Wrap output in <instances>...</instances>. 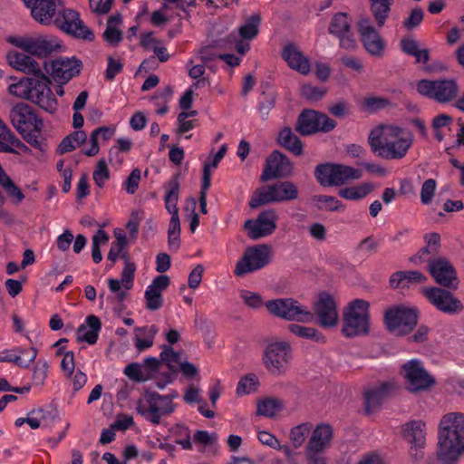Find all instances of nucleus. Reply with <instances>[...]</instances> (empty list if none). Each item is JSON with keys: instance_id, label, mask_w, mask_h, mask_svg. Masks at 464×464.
Here are the masks:
<instances>
[{"instance_id": "f257e3e1", "label": "nucleus", "mask_w": 464, "mask_h": 464, "mask_svg": "<svg viewBox=\"0 0 464 464\" xmlns=\"http://www.w3.org/2000/svg\"><path fill=\"white\" fill-rule=\"evenodd\" d=\"M270 314L289 321L311 323L317 318L318 324L324 328L334 327L339 320L337 304L328 293H320L314 303L312 312L293 298H280L265 304Z\"/></svg>"}, {"instance_id": "f03ea898", "label": "nucleus", "mask_w": 464, "mask_h": 464, "mask_svg": "<svg viewBox=\"0 0 464 464\" xmlns=\"http://www.w3.org/2000/svg\"><path fill=\"white\" fill-rule=\"evenodd\" d=\"M209 31L206 40L202 43L198 53L202 63H208L219 59L231 67L238 66L241 58L227 51L236 50L244 55L250 49L249 42L257 36L258 31Z\"/></svg>"}, {"instance_id": "7ed1b4c3", "label": "nucleus", "mask_w": 464, "mask_h": 464, "mask_svg": "<svg viewBox=\"0 0 464 464\" xmlns=\"http://www.w3.org/2000/svg\"><path fill=\"white\" fill-rule=\"evenodd\" d=\"M464 453V414H445L438 432V458L443 464H456Z\"/></svg>"}, {"instance_id": "20e7f679", "label": "nucleus", "mask_w": 464, "mask_h": 464, "mask_svg": "<svg viewBox=\"0 0 464 464\" xmlns=\"http://www.w3.org/2000/svg\"><path fill=\"white\" fill-rule=\"evenodd\" d=\"M373 153L385 160H401L411 147V134L397 126L386 125L372 130L368 137Z\"/></svg>"}, {"instance_id": "39448f33", "label": "nucleus", "mask_w": 464, "mask_h": 464, "mask_svg": "<svg viewBox=\"0 0 464 464\" xmlns=\"http://www.w3.org/2000/svg\"><path fill=\"white\" fill-rule=\"evenodd\" d=\"M370 304L362 299L351 301L343 309L342 333L346 337L366 335L370 331Z\"/></svg>"}, {"instance_id": "423d86ee", "label": "nucleus", "mask_w": 464, "mask_h": 464, "mask_svg": "<svg viewBox=\"0 0 464 464\" xmlns=\"http://www.w3.org/2000/svg\"><path fill=\"white\" fill-rule=\"evenodd\" d=\"M177 395H160L156 392H147L137 401L136 411L147 421L158 425L162 417L175 411L173 398Z\"/></svg>"}, {"instance_id": "0eeeda50", "label": "nucleus", "mask_w": 464, "mask_h": 464, "mask_svg": "<svg viewBox=\"0 0 464 464\" xmlns=\"http://www.w3.org/2000/svg\"><path fill=\"white\" fill-rule=\"evenodd\" d=\"M6 41L14 47L37 58H46L53 53L60 52L63 48L57 38L43 35H10L6 38Z\"/></svg>"}, {"instance_id": "6e6552de", "label": "nucleus", "mask_w": 464, "mask_h": 464, "mask_svg": "<svg viewBox=\"0 0 464 464\" xmlns=\"http://www.w3.org/2000/svg\"><path fill=\"white\" fill-rule=\"evenodd\" d=\"M298 198L297 187L291 181H278L256 190L249 205L256 208L261 205L295 200Z\"/></svg>"}, {"instance_id": "1a4fd4ad", "label": "nucleus", "mask_w": 464, "mask_h": 464, "mask_svg": "<svg viewBox=\"0 0 464 464\" xmlns=\"http://www.w3.org/2000/svg\"><path fill=\"white\" fill-rule=\"evenodd\" d=\"M418 311L405 304H396L386 309L384 324L387 330L394 335H406L416 326Z\"/></svg>"}, {"instance_id": "9d476101", "label": "nucleus", "mask_w": 464, "mask_h": 464, "mask_svg": "<svg viewBox=\"0 0 464 464\" xmlns=\"http://www.w3.org/2000/svg\"><path fill=\"white\" fill-rule=\"evenodd\" d=\"M314 176L324 187H338L349 181L360 179L362 171L343 164L324 163L315 168Z\"/></svg>"}, {"instance_id": "9b49d317", "label": "nucleus", "mask_w": 464, "mask_h": 464, "mask_svg": "<svg viewBox=\"0 0 464 464\" xmlns=\"http://www.w3.org/2000/svg\"><path fill=\"white\" fill-rule=\"evenodd\" d=\"M407 390L411 392L429 391L435 385V378L425 369L419 359L405 362L400 371Z\"/></svg>"}, {"instance_id": "f8f14e48", "label": "nucleus", "mask_w": 464, "mask_h": 464, "mask_svg": "<svg viewBox=\"0 0 464 464\" xmlns=\"http://www.w3.org/2000/svg\"><path fill=\"white\" fill-rule=\"evenodd\" d=\"M417 92L440 103L454 100L459 93V86L454 79L420 80L416 83Z\"/></svg>"}, {"instance_id": "ddd939ff", "label": "nucleus", "mask_w": 464, "mask_h": 464, "mask_svg": "<svg viewBox=\"0 0 464 464\" xmlns=\"http://www.w3.org/2000/svg\"><path fill=\"white\" fill-rule=\"evenodd\" d=\"M272 256L273 251L268 245L260 244L247 247L237 263L234 272L237 276H244L259 270L271 262Z\"/></svg>"}, {"instance_id": "4468645a", "label": "nucleus", "mask_w": 464, "mask_h": 464, "mask_svg": "<svg viewBox=\"0 0 464 464\" xmlns=\"http://www.w3.org/2000/svg\"><path fill=\"white\" fill-rule=\"evenodd\" d=\"M291 360L292 349L285 341H276L269 343L263 357L266 369L273 374L285 372Z\"/></svg>"}, {"instance_id": "2eb2a0df", "label": "nucleus", "mask_w": 464, "mask_h": 464, "mask_svg": "<svg viewBox=\"0 0 464 464\" xmlns=\"http://www.w3.org/2000/svg\"><path fill=\"white\" fill-rule=\"evenodd\" d=\"M423 295L439 311L447 314H457L463 310V304L452 293L440 287H425Z\"/></svg>"}, {"instance_id": "dca6fc26", "label": "nucleus", "mask_w": 464, "mask_h": 464, "mask_svg": "<svg viewBox=\"0 0 464 464\" xmlns=\"http://www.w3.org/2000/svg\"><path fill=\"white\" fill-rule=\"evenodd\" d=\"M10 120L21 134L41 131L43 128V121L37 118L31 106L25 103H18L12 108Z\"/></svg>"}, {"instance_id": "f3484780", "label": "nucleus", "mask_w": 464, "mask_h": 464, "mask_svg": "<svg viewBox=\"0 0 464 464\" xmlns=\"http://www.w3.org/2000/svg\"><path fill=\"white\" fill-rule=\"evenodd\" d=\"M335 127V121L325 114L314 110L304 111L297 121V130L303 135H309L316 131H329Z\"/></svg>"}, {"instance_id": "a211bd4d", "label": "nucleus", "mask_w": 464, "mask_h": 464, "mask_svg": "<svg viewBox=\"0 0 464 464\" xmlns=\"http://www.w3.org/2000/svg\"><path fill=\"white\" fill-rule=\"evenodd\" d=\"M50 75L58 84H65L81 72L82 63L76 58L60 57L50 62Z\"/></svg>"}, {"instance_id": "6ab92c4d", "label": "nucleus", "mask_w": 464, "mask_h": 464, "mask_svg": "<svg viewBox=\"0 0 464 464\" xmlns=\"http://www.w3.org/2000/svg\"><path fill=\"white\" fill-rule=\"evenodd\" d=\"M429 270L435 281L447 288L456 289L458 286L457 273L453 266L444 257L431 259Z\"/></svg>"}, {"instance_id": "aec40b11", "label": "nucleus", "mask_w": 464, "mask_h": 464, "mask_svg": "<svg viewBox=\"0 0 464 464\" xmlns=\"http://www.w3.org/2000/svg\"><path fill=\"white\" fill-rule=\"evenodd\" d=\"M276 218L277 216L274 210H266L261 212L256 219L246 221L245 228L252 239L265 237L275 231Z\"/></svg>"}, {"instance_id": "412c9836", "label": "nucleus", "mask_w": 464, "mask_h": 464, "mask_svg": "<svg viewBox=\"0 0 464 464\" xmlns=\"http://www.w3.org/2000/svg\"><path fill=\"white\" fill-rule=\"evenodd\" d=\"M334 428L327 422L313 425L311 436L304 448V451L324 452L331 448L334 440Z\"/></svg>"}, {"instance_id": "4be33fe9", "label": "nucleus", "mask_w": 464, "mask_h": 464, "mask_svg": "<svg viewBox=\"0 0 464 464\" xmlns=\"http://www.w3.org/2000/svg\"><path fill=\"white\" fill-rule=\"evenodd\" d=\"M292 171L293 165L288 158L276 150L266 160L261 179L266 181L275 178H285L289 176Z\"/></svg>"}, {"instance_id": "5701e85b", "label": "nucleus", "mask_w": 464, "mask_h": 464, "mask_svg": "<svg viewBox=\"0 0 464 464\" xmlns=\"http://www.w3.org/2000/svg\"><path fill=\"white\" fill-rule=\"evenodd\" d=\"M50 85L51 80L45 75L36 79L31 101L46 111L53 112L57 108V102Z\"/></svg>"}, {"instance_id": "b1692460", "label": "nucleus", "mask_w": 464, "mask_h": 464, "mask_svg": "<svg viewBox=\"0 0 464 464\" xmlns=\"http://www.w3.org/2000/svg\"><path fill=\"white\" fill-rule=\"evenodd\" d=\"M172 17L173 7L169 3H164L159 10L154 11L150 15H149L147 5H143L140 12L135 17L137 25H133L129 29H138L139 25H140L144 21L148 20H150L152 26L162 27L165 26L167 23L172 19Z\"/></svg>"}, {"instance_id": "393cba45", "label": "nucleus", "mask_w": 464, "mask_h": 464, "mask_svg": "<svg viewBox=\"0 0 464 464\" xmlns=\"http://www.w3.org/2000/svg\"><path fill=\"white\" fill-rule=\"evenodd\" d=\"M282 56L291 69L302 74H307L310 72L309 60L303 54L295 44L292 42L285 44L282 51Z\"/></svg>"}, {"instance_id": "a878e982", "label": "nucleus", "mask_w": 464, "mask_h": 464, "mask_svg": "<svg viewBox=\"0 0 464 464\" xmlns=\"http://www.w3.org/2000/svg\"><path fill=\"white\" fill-rule=\"evenodd\" d=\"M169 285V278L167 276H156L145 291L147 307L150 310H158L162 305V292Z\"/></svg>"}, {"instance_id": "bb28decb", "label": "nucleus", "mask_w": 464, "mask_h": 464, "mask_svg": "<svg viewBox=\"0 0 464 464\" xmlns=\"http://www.w3.org/2000/svg\"><path fill=\"white\" fill-rule=\"evenodd\" d=\"M102 329V323L96 315H88L84 322L78 327L76 339L78 342H85L90 345L96 343Z\"/></svg>"}, {"instance_id": "cd10ccee", "label": "nucleus", "mask_w": 464, "mask_h": 464, "mask_svg": "<svg viewBox=\"0 0 464 464\" xmlns=\"http://www.w3.org/2000/svg\"><path fill=\"white\" fill-rule=\"evenodd\" d=\"M425 423L413 420L404 427V438L415 448H422L425 444Z\"/></svg>"}, {"instance_id": "c85d7f7f", "label": "nucleus", "mask_w": 464, "mask_h": 464, "mask_svg": "<svg viewBox=\"0 0 464 464\" xmlns=\"http://www.w3.org/2000/svg\"><path fill=\"white\" fill-rule=\"evenodd\" d=\"M159 330L155 325L135 328L134 345L139 352H143L152 346Z\"/></svg>"}, {"instance_id": "c756f323", "label": "nucleus", "mask_w": 464, "mask_h": 464, "mask_svg": "<svg viewBox=\"0 0 464 464\" xmlns=\"http://www.w3.org/2000/svg\"><path fill=\"white\" fill-rule=\"evenodd\" d=\"M426 280L419 271H400L394 273L390 278L392 287H408L411 284L422 283Z\"/></svg>"}, {"instance_id": "7c9ffc66", "label": "nucleus", "mask_w": 464, "mask_h": 464, "mask_svg": "<svg viewBox=\"0 0 464 464\" xmlns=\"http://www.w3.org/2000/svg\"><path fill=\"white\" fill-rule=\"evenodd\" d=\"M166 194L164 197L165 208L171 215H179L178 201L179 192V182L177 177L172 178L166 184Z\"/></svg>"}, {"instance_id": "2f4dec72", "label": "nucleus", "mask_w": 464, "mask_h": 464, "mask_svg": "<svg viewBox=\"0 0 464 464\" xmlns=\"http://www.w3.org/2000/svg\"><path fill=\"white\" fill-rule=\"evenodd\" d=\"M361 40L367 52L372 55L382 53L385 44L378 31H361Z\"/></svg>"}, {"instance_id": "473e14b6", "label": "nucleus", "mask_w": 464, "mask_h": 464, "mask_svg": "<svg viewBox=\"0 0 464 464\" xmlns=\"http://www.w3.org/2000/svg\"><path fill=\"white\" fill-rule=\"evenodd\" d=\"M401 46L402 51L409 55H412L417 63H426L429 60L428 50L421 48L419 42L411 36L402 38Z\"/></svg>"}, {"instance_id": "72a5a7b5", "label": "nucleus", "mask_w": 464, "mask_h": 464, "mask_svg": "<svg viewBox=\"0 0 464 464\" xmlns=\"http://www.w3.org/2000/svg\"><path fill=\"white\" fill-rule=\"evenodd\" d=\"M278 142L281 146L295 155H301L303 153V144L301 140L288 127L280 130L278 134Z\"/></svg>"}, {"instance_id": "f704fd0d", "label": "nucleus", "mask_w": 464, "mask_h": 464, "mask_svg": "<svg viewBox=\"0 0 464 464\" xmlns=\"http://www.w3.org/2000/svg\"><path fill=\"white\" fill-rule=\"evenodd\" d=\"M313 423L310 421L302 422L294 426L289 431V439L295 449L301 448L305 440L311 436Z\"/></svg>"}, {"instance_id": "c9c22d12", "label": "nucleus", "mask_w": 464, "mask_h": 464, "mask_svg": "<svg viewBox=\"0 0 464 464\" xmlns=\"http://www.w3.org/2000/svg\"><path fill=\"white\" fill-rule=\"evenodd\" d=\"M392 387L390 383H384L377 389H371L365 392V407L368 412L378 407L383 398L389 393Z\"/></svg>"}, {"instance_id": "e433bc0d", "label": "nucleus", "mask_w": 464, "mask_h": 464, "mask_svg": "<svg viewBox=\"0 0 464 464\" xmlns=\"http://www.w3.org/2000/svg\"><path fill=\"white\" fill-rule=\"evenodd\" d=\"M36 79L22 78L17 82L9 86V92L21 99L32 100L33 90L34 88Z\"/></svg>"}, {"instance_id": "4c0bfd02", "label": "nucleus", "mask_w": 464, "mask_h": 464, "mask_svg": "<svg viewBox=\"0 0 464 464\" xmlns=\"http://www.w3.org/2000/svg\"><path fill=\"white\" fill-rule=\"evenodd\" d=\"M227 150V144H223L212 159L206 161L203 168V189H208L212 171L217 169L218 163L224 158Z\"/></svg>"}, {"instance_id": "58836bf2", "label": "nucleus", "mask_w": 464, "mask_h": 464, "mask_svg": "<svg viewBox=\"0 0 464 464\" xmlns=\"http://www.w3.org/2000/svg\"><path fill=\"white\" fill-rule=\"evenodd\" d=\"M283 407V402L280 400L266 398L257 402L256 414L267 418H273L282 411Z\"/></svg>"}, {"instance_id": "ea45409f", "label": "nucleus", "mask_w": 464, "mask_h": 464, "mask_svg": "<svg viewBox=\"0 0 464 464\" xmlns=\"http://www.w3.org/2000/svg\"><path fill=\"white\" fill-rule=\"evenodd\" d=\"M371 11L377 22V25L382 27L384 25L385 20L393 4V0H370Z\"/></svg>"}, {"instance_id": "a19ab883", "label": "nucleus", "mask_w": 464, "mask_h": 464, "mask_svg": "<svg viewBox=\"0 0 464 464\" xmlns=\"http://www.w3.org/2000/svg\"><path fill=\"white\" fill-rule=\"evenodd\" d=\"M87 140V135L83 130H76L65 137L59 145L61 153L70 152L83 144Z\"/></svg>"}, {"instance_id": "79ce46f5", "label": "nucleus", "mask_w": 464, "mask_h": 464, "mask_svg": "<svg viewBox=\"0 0 464 464\" xmlns=\"http://www.w3.org/2000/svg\"><path fill=\"white\" fill-rule=\"evenodd\" d=\"M288 329L293 334L298 337L321 343L325 342L324 335H322L315 328L292 324L288 326Z\"/></svg>"}, {"instance_id": "37998d69", "label": "nucleus", "mask_w": 464, "mask_h": 464, "mask_svg": "<svg viewBox=\"0 0 464 464\" xmlns=\"http://www.w3.org/2000/svg\"><path fill=\"white\" fill-rule=\"evenodd\" d=\"M314 202L316 203L319 209L325 211H343L344 206L343 203L333 196L328 195H316L313 198Z\"/></svg>"}, {"instance_id": "c03bdc74", "label": "nucleus", "mask_w": 464, "mask_h": 464, "mask_svg": "<svg viewBox=\"0 0 464 464\" xmlns=\"http://www.w3.org/2000/svg\"><path fill=\"white\" fill-rule=\"evenodd\" d=\"M371 190L368 184H362L356 187L344 188L339 190V195L350 200H358L363 198Z\"/></svg>"}, {"instance_id": "a18cd8bd", "label": "nucleus", "mask_w": 464, "mask_h": 464, "mask_svg": "<svg viewBox=\"0 0 464 464\" xmlns=\"http://www.w3.org/2000/svg\"><path fill=\"white\" fill-rule=\"evenodd\" d=\"M258 385V378L256 375L250 373L241 378L237 386V394L239 396L250 394L256 391Z\"/></svg>"}, {"instance_id": "49530a36", "label": "nucleus", "mask_w": 464, "mask_h": 464, "mask_svg": "<svg viewBox=\"0 0 464 464\" xmlns=\"http://www.w3.org/2000/svg\"><path fill=\"white\" fill-rule=\"evenodd\" d=\"M193 60L190 59L188 60V62L187 63V68L188 69V75L189 77H191L192 79H197L198 82L195 83V85L197 87L200 86V84H203L205 82V79L201 77L204 75L205 73V66H208L209 70L215 72L216 71V68L214 66H212L211 64H209L210 63H208V64L204 63L203 64H197V65H193Z\"/></svg>"}, {"instance_id": "de8ad7c7", "label": "nucleus", "mask_w": 464, "mask_h": 464, "mask_svg": "<svg viewBox=\"0 0 464 464\" xmlns=\"http://www.w3.org/2000/svg\"><path fill=\"white\" fill-rule=\"evenodd\" d=\"M451 121L452 118L447 114H440L432 120V128L438 140H442L444 137L443 130L448 128Z\"/></svg>"}, {"instance_id": "09e8293b", "label": "nucleus", "mask_w": 464, "mask_h": 464, "mask_svg": "<svg viewBox=\"0 0 464 464\" xmlns=\"http://www.w3.org/2000/svg\"><path fill=\"white\" fill-rule=\"evenodd\" d=\"M339 40L340 46L347 50H353L356 46L355 38L352 31H330Z\"/></svg>"}, {"instance_id": "8fccbe9b", "label": "nucleus", "mask_w": 464, "mask_h": 464, "mask_svg": "<svg viewBox=\"0 0 464 464\" xmlns=\"http://www.w3.org/2000/svg\"><path fill=\"white\" fill-rule=\"evenodd\" d=\"M14 136L5 123L0 126V152L12 151L10 146L13 144L12 141Z\"/></svg>"}, {"instance_id": "3c124183", "label": "nucleus", "mask_w": 464, "mask_h": 464, "mask_svg": "<svg viewBox=\"0 0 464 464\" xmlns=\"http://www.w3.org/2000/svg\"><path fill=\"white\" fill-rule=\"evenodd\" d=\"M160 358L162 361L167 362L169 368L172 369L178 368L179 362H182L179 353L175 352L172 348L165 345L163 346V350L160 353Z\"/></svg>"}, {"instance_id": "603ef678", "label": "nucleus", "mask_w": 464, "mask_h": 464, "mask_svg": "<svg viewBox=\"0 0 464 464\" xmlns=\"http://www.w3.org/2000/svg\"><path fill=\"white\" fill-rule=\"evenodd\" d=\"M108 179L109 169L107 164L103 160H101L93 171V180L98 187L102 188Z\"/></svg>"}, {"instance_id": "864d4df0", "label": "nucleus", "mask_w": 464, "mask_h": 464, "mask_svg": "<svg viewBox=\"0 0 464 464\" xmlns=\"http://www.w3.org/2000/svg\"><path fill=\"white\" fill-rule=\"evenodd\" d=\"M135 270V265L127 260L125 262V266L121 273V278L120 280L121 281L125 290H130L132 287Z\"/></svg>"}, {"instance_id": "5fc2aeb1", "label": "nucleus", "mask_w": 464, "mask_h": 464, "mask_svg": "<svg viewBox=\"0 0 464 464\" xmlns=\"http://www.w3.org/2000/svg\"><path fill=\"white\" fill-rule=\"evenodd\" d=\"M49 365L45 361H38L34 368L33 381L36 385H43L48 372Z\"/></svg>"}, {"instance_id": "6e6d98bb", "label": "nucleus", "mask_w": 464, "mask_h": 464, "mask_svg": "<svg viewBox=\"0 0 464 464\" xmlns=\"http://www.w3.org/2000/svg\"><path fill=\"white\" fill-rule=\"evenodd\" d=\"M436 189V182L432 179L424 181L420 190L421 203L427 205L431 202Z\"/></svg>"}, {"instance_id": "4d7b16f0", "label": "nucleus", "mask_w": 464, "mask_h": 464, "mask_svg": "<svg viewBox=\"0 0 464 464\" xmlns=\"http://www.w3.org/2000/svg\"><path fill=\"white\" fill-rule=\"evenodd\" d=\"M240 297L242 298L245 304L250 308L256 309L263 305V300L261 296L256 293L248 290H242L240 292Z\"/></svg>"}, {"instance_id": "13d9d810", "label": "nucleus", "mask_w": 464, "mask_h": 464, "mask_svg": "<svg viewBox=\"0 0 464 464\" xmlns=\"http://www.w3.org/2000/svg\"><path fill=\"white\" fill-rule=\"evenodd\" d=\"M15 70L26 74L37 76L39 78L42 77V75H44L42 72L40 64L32 56H30L22 66L16 68Z\"/></svg>"}, {"instance_id": "bf43d9fd", "label": "nucleus", "mask_w": 464, "mask_h": 464, "mask_svg": "<svg viewBox=\"0 0 464 464\" xmlns=\"http://www.w3.org/2000/svg\"><path fill=\"white\" fill-rule=\"evenodd\" d=\"M301 93L309 101H318L325 94V90L321 87L305 84L302 87Z\"/></svg>"}, {"instance_id": "052dcab7", "label": "nucleus", "mask_w": 464, "mask_h": 464, "mask_svg": "<svg viewBox=\"0 0 464 464\" xmlns=\"http://www.w3.org/2000/svg\"><path fill=\"white\" fill-rule=\"evenodd\" d=\"M124 373L129 378L137 382H142L147 379V376L144 373V369L141 367V365L136 363L127 365L124 370Z\"/></svg>"}, {"instance_id": "680f3d73", "label": "nucleus", "mask_w": 464, "mask_h": 464, "mask_svg": "<svg viewBox=\"0 0 464 464\" xmlns=\"http://www.w3.org/2000/svg\"><path fill=\"white\" fill-rule=\"evenodd\" d=\"M196 443L203 446L213 445L217 442L218 437L215 433H209L206 430H198L193 436Z\"/></svg>"}, {"instance_id": "e2e57ef3", "label": "nucleus", "mask_w": 464, "mask_h": 464, "mask_svg": "<svg viewBox=\"0 0 464 464\" xmlns=\"http://www.w3.org/2000/svg\"><path fill=\"white\" fill-rule=\"evenodd\" d=\"M18 354H20V362L22 363H17V365L27 368L35 360L37 351L34 347L29 349H23L19 347Z\"/></svg>"}, {"instance_id": "0e129e2a", "label": "nucleus", "mask_w": 464, "mask_h": 464, "mask_svg": "<svg viewBox=\"0 0 464 464\" xmlns=\"http://www.w3.org/2000/svg\"><path fill=\"white\" fill-rule=\"evenodd\" d=\"M29 57V55L16 51H9L6 53L7 63L14 69L22 66Z\"/></svg>"}, {"instance_id": "69168bd1", "label": "nucleus", "mask_w": 464, "mask_h": 464, "mask_svg": "<svg viewBox=\"0 0 464 464\" xmlns=\"http://www.w3.org/2000/svg\"><path fill=\"white\" fill-rule=\"evenodd\" d=\"M257 438L262 444L268 446L274 450H279L281 448V444L279 440L276 439V437L268 431H259L257 434Z\"/></svg>"}, {"instance_id": "338daca9", "label": "nucleus", "mask_w": 464, "mask_h": 464, "mask_svg": "<svg viewBox=\"0 0 464 464\" xmlns=\"http://www.w3.org/2000/svg\"><path fill=\"white\" fill-rule=\"evenodd\" d=\"M140 180V171L135 169L130 174L128 179L125 182V189L129 194H134L138 189L139 183Z\"/></svg>"}, {"instance_id": "774afa93", "label": "nucleus", "mask_w": 464, "mask_h": 464, "mask_svg": "<svg viewBox=\"0 0 464 464\" xmlns=\"http://www.w3.org/2000/svg\"><path fill=\"white\" fill-rule=\"evenodd\" d=\"M122 64L120 61L113 59L112 57L108 58L107 69L105 72V77L107 80H113L115 76L121 71Z\"/></svg>"}]
</instances>
